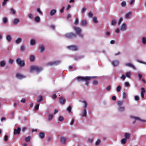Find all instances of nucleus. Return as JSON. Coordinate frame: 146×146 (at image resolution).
<instances>
[{"instance_id": "nucleus-3", "label": "nucleus", "mask_w": 146, "mask_h": 146, "mask_svg": "<svg viewBox=\"0 0 146 146\" xmlns=\"http://www.w3.org/2000/svg\"><path fill=\"white\" fill-rule=\"evenodd\" d=\"M67 48L69 50L72 51H76L78 49V47L77 46L74 45L68 46Z\"/></svg>"}, {"instance_id": "nucleus-47", "label": "nucleus", "mask_w": 146, "mask_h": 146, "mask_svg": "<svg viewBox=\"0 0 146 146\" xmlns=\"http://www.w3.org/2000/svg\"><path fill=\"white\" fill-rule=\"evenodd\" d=\"M137 62H138L140 63H142V64H144L146 65V62H143L142 61L140 60H137Z\"/></svg>"}, {"instance_id": "nucleus-63", "label": "nucleus", "mask_w": 146, "mask_h": 146, "mask_svg": "<svg viewBox=\"0 0 146 146\" xmlns=\"http://www.w3.org/2000/svg\"><path fill=\"white\" fill-rule=\"evenodd\" d=\"M120 32V29L119 28H117L116 29V30L115 31V33H119Z\"/></svg>"}, {"instance_id": "nucleus-62", "label": "nucleus", "mask_w": 146, "mask_h": 146, "mask_svg": "<svg viewBox=\"0 0 146 146\" xmlns=\"http://www.w3.org/2000/svg\"><path fill=\"white\" fill-rule=\"evenodd\" d=\"M93 16V14L91 12H90L88 13V16L90 17H92Z\"/></svg>"}, {"instance_id": "nucleus-31", "label": "nucleus", "mask_w": 146, "mask_h": 146, "mask_svg": "<svg viewBox=\"0 0 146 146\" xmlns=\"http://www.w3.org/2000/svg\"><path fill=\"white\" fill-rule=\"evenodd\" d=\"M43 101V98L42 96H40L38 98L37 100V102L39 103L40 102H42Z\"/></svg>"}, {"instance_id": "nucleus-18", "label": "nucleus", "mask_w": 146, "mask_h": 146, "mask_svg": "<svg viewBox=\"0 0 146 146\" xmlns=\"http://www.w3.org/2000/svg\"><path fill=\"white\" fill-rule=\"evenodd\" d=\"M45 136V134L43 132H40L39 135V137L41 139H44Z\"/></svg>"}, {"instance_id": "nucleus-21", "label": "nucleus", "mask_w": 146, "mask_h": 146, "mask_svg": "<svg viewBox=\"0 0 146 146\" xmlns=\"http://www.w3.org/2000/svg\"><path fill=\"white\" fill-rule=\"evenodd\" d=\"M86 109H84L83 110L81 113L82 116L83 117H86Z\"/></svg>"}, {"instance_id": "nucleus-53", "label": "nucleus", "mask_w": 146, "mask_h": 146, "mask_svg": "<svg viewBox=\"0 0 146 146\" xmlns=\"http://www.w3.org/2000/svg\"><path fill=\"white\" fill-rule=\"evenodd\" d=\"M10 11H11V13L12 14L15 15V10L13 9H11L10 10Z\"/></svg>"}, {"instance_id": "nucleus-33", "label": "nucleus", "mask_w": 146, "mask_h": 146, "mask_svg": "<svg viewBox=\"0 0 146 146\" xmlns=\"http://www.w3.org/2000/svg\"><path fill=\"white\" fill-rule=\"evenodd\" d=\"M22 39L21 38H18L15 41V43L17 44H19L21 42Z\"/></svg>"}, {"instance_id": "nucleus-2", "label": "nucleus", "mask_w": 146, "mask_h": 146, "mask_svg": "<svg viewBox=\"0 0 146 146\" xmlns=\"http://www.w3.org/2000/svg\"><path fill=\"white\" fill-rule=\"evenodd\" d=\"M43 69L41 67L37 66H31L30 71L33 72L35 71L37 74H38Z\"/></svg>"}, {"instance_id": "nucleus-7", "label": "nucleus", "mask_w": 146, "mask_h": 146, "mask_svg": "<svg viewBox=\"0 0 146 146\" xmlns=\"http://www.w3.org/2000/svg\"><path fill=\"white\" fill-rule=\"evenodd\" d=\"M61 62L60 61H57L53 62H49L48 64V65L51 66L52 65H57L59 64Z\"/></svg>"}, {"instance_id": "nucleus-29", "label": "nucleus", "mask_w": 146, "mask_h": 146, "mask_svg": "<svg viewBox=\"0 0 146 146\" xmlns=\"http://www.w3.org/2000/svg\"><path fill=\"white\" fill-rule=\"evenodd\" d=\"M36 43V41L35 39H33L30 41V44L31 45L33 46L35 45Z\"/></svg>"}, {"instance_id": "nucleus-45", "label": "nucleus", "mask_w": 146, "mask_h": 146, "mask_svg": "<svg viewBox=\"0 0 146 146\" xmlns=\"http://www.w3.org/2000/svg\"><path fill=\"white\" fill-rule=\"evenodd\" d=\"M71 107L70 106L68 107L66 109V110L69 113L71 112Z\"/></svg>"}, {"instance_id": "nucleus-19", "label": "nucleus", "mask_w": 146, "mask_h": 146, "mask_svg": "<svg viewBox=\"0 0 146 146\" xmlns=\"http://www.w3.org/2000/svg\"><path fill=\"white\" fill-rule=\"evenodd\" d=\"M6 62L5 60L1 61L0 62V66L1 67H3L6 65Z\"/></svg>"}, {"instance_id": "nucleus-52", "label": "nucleus", "mask_w": 146, "mask_h": 146, "mask_svg": "<svg viewBox=\"0 0 146 146\" xmlns=\"http://www.w3.org/2000/svg\"><path fill=\"white\" fill-rule=\"evenodd\" d=\"M64 120V117H63L60 116L59 117L58 120L60 121H62Z\"/></svg>"}, {"instance_id": "nucleus-48", "label": "nucleus", "mask_w": 146, "mask_h": 146, "mask_svg": "<svg viewBox=\"0 0 146 146\" xmlns=\"http://www.w3.org/2000/svg\"><path fill=\"white\" fill-rule=\"evenodd\" d=\"M93 22L95 23H97L98 22V21L97 20V18L96 17H94L93 18Z\"/></svg>"}, {"instance_id": "nucleus-55", "label": "nucleus", "mask_w": 146, "mask_h": 146, "mask_svg": "<svg viewBox=\"0 0 146 146\" xmlns=\"http://www.w3.org/2000/svg\"><path fill=\"white\" fill-rule=\"evenodd\" d=\"M74 120L73 118H72V119L71 122L70 123V125L71 126L72 125L74 122Z\"/></svg>"}, {"instance_id": "nucleus-10", "label": "nucleus", "mask_w": 146, "mask_h": 146, "mask_svg": "<svg viewBox=\"0 0 146 146\" xmlns=\"http://www.w3.org/2000/svg\"><path fill=\"white\" fill-rule=\"evenodd\" d=\"M132 13L131 12H129L126 13L125 15V18L126 19H129L130 18Z\"/></svg>"}, {"instance_id": "nucleus-43", "label": "nucleus", "mask_w": 146, "mask_h": 146, "mask_svg": "<svg viewBox=\"0 0 146 146\" xmlns=\"http://www.w3.org/2000/svg\"><path fill=\"white\" fill-rule=\"evenodd\" d=\"M123 18L122 17L120 18L119 20V21L118 22V25H119L121 23V22L123 21Z\"/></svg>"}, {"instance_id": "nucleus-25", "label": "nucleus", "mask_w": 146, "mask_h": 146, "mask_svg": "<svg viewBox=\"0 0 146 146\" xmlns=\"http://www.w3.org/2000/svg\"><path fill=\"white\" fill-rule=\"evenodd\" d=\"M123 104V102L122 100L118 101L117 103L118 107L119 106H122Z\"/></svg>"}, {"instance_id": "nucleus-17", "label": "nucleus", "mask_w": 146, "mask_h": 146, "mask_svg": "<svg viewBox=\"0 0 146 146\" xmlns=\"http://www.w3.org/2000/svg\"><path fill=\"white\" fill-rule=\"evenodd\" d=\"M130 134L129 133H126L124 134V138L127 140L129 139L130 136Z\"/></svg>"}, {"instance_id": "nucleus-24", "label": "nucleus", "mask_w": 146, "mask_h": 146, "mask_svg": "<svg viewBox=\"0 0 146 146\" xmlns=\"http://www.w3.org/2000/svg\"><path fill=\"white\" fill-rule=\"evenodd\" d=\"M87 24V21L86 20H83L82 21L81 23V25L84 26H86Z\"/></svg>"}, {"instance_id": "nucleus-15", "label": "nucleus", "mask_w": 146, "mask_h": 146, "mask_svg": "<svg viewBox=\"0 0 146 146\" xmlns=\"http://www.w3.org/2000/svg\"><path fill=\"white\" fill-rule=\"evenodd\" d=\"M125 65L126 66H129V67H131L135 70L136 69V68L135 66L130 63H126L125 64Z\"/></svg>"}, {"instance_id": "nucleus-42", "label": "nucleus", "mask_w": 146, "mask_h": 146, "mask_svg": "<svg viewBox=\"0 0 146 146\" xmlns=\"http://www.w3.org/2000/svg\"><path fill=\"white\" fill-rule=\"evenodd\" d=\"M13 62V59L10 58L9 59L8 63L10 64H12Z\"/></svg>"}, {"instance_id": "nucleus-32", "label": "nucleus", "mask_w": 146, "mask_h": 146, "mask_svg": "<svg viewBox=\"0 0 146 146\" xmlns=\"http://www.w3.org/2000/svg\"><path fill=\"white\" fill-rule=\"evenodd\" d=\"M116 23V20L115 19H112L111 21V24L113 26H115Z\"/></svg>"}, {"instance_id": "nucleus-54", "label": "nucleus", "mask_w": 146, "mask_h": 146, "mask_svg": "<svg viewBox=\"0 0 146 146\" xmlns=\"http://www.w3.org/2000/svg\"><path fill=\"white\" fill-rule=\"evenodd\" d=\"M126 78L125 76L123 74L122 76L120 78L122 79L123 80H124Z\"/></svg>"}, {"instance_id": "nucleus-60", "label": "nucleus", "mask_w": 146, "mask_h": 146, "mask_svg": "<svg viewBox=\"0 0 146 146\" xmlns=\"http://www.w3.org/2000/svg\"><path fill=\"white\" fill-rule=\"evenodd\" d=\"M28 17L30 19H32L33 18V16L32 14L30 13L28 15Z\"/></svg>"}, {"instance_id": "nucleus-64", "label": "nucleus", "mask_w": 146, "mask_h": 146, "mask_svg": "<svg viewBox=\"0 0 146 146\" xmlns=\"http://www.w3.org/2000/svg\"><path fill=\"white\" fill-rule=\"evenodd\" d=\"M86 10V8L85 7H84L81 10V12L82 13H83V12H85Z\"/></svg>"}, {"instance_id": "nucleus-39", "label": "nucleus", "mask_w": 146, "mask_h": 146, "mask_svg": "<svg viewBox=\"0 0 146 146\" xmlns=\"http://www.w3.org/2000/svg\"><path fill=\"white\" fill-rule=\"evenodd\" d=\"M100 143H101L100 140L99 139H97V141H96V142L95 143L96 145L98 146V145H99L100 144Z\"/></svg>"}, {"instance_id": "nucleus-59", "label": "nucleus", "mask_w": 146, "mask_h": 146, "mask_svg": "<svg viewBox=\"0 0 146 146\" xmlns=\"http://www.w3.org/2000/svg\"><path fill=\"white\" fill-rule=\"evenodd\" d=\"M93 141V139H88V141L90 143H92Z\"/></svg>"}, {"instance_id": "nucleus-20", "label": "nucleus", "mask_w": 146, "mask_h": 146, "mask_svg": "<svg viewBox=\"0 0 146 146\" xmlns=\"http://www.w3.org/2000/svg\"><path fill=\"white\" fill-rule=\"evenodd\" d=\"M74 29L78 34H79V33H81V30L80 28L78 27H74Z\"/></svg>"}, {"instance_id": "nucleus-36", "label": "nucleus", "mask_w": 146, "mask_h": 146, "mask_svg": "<svg viewBox=\"0 0 146 146\" xmlns=\"http://www.w3.org/2000/svg\"><path fill=\"white\" fill-rule=\"evenodd\" d=\"M131 72L130 71H128L126 73L125 75L127 77L129 78L131 76Z\"/></svg>"}, {"instance_id": "nucleus-26", "label": "nucleus", "mask_w": 146, "mask_h": 146, "mask_svg": "<svg viewBox=\"0 0 146 146\" xmlns=\"http://www.w3.org/2000/svg\"><path fill=\"white\" fill-rule=\"evenodd\" d=\"M127 139L124 138H123L121 140V143L122 144H125L127 142Z\"/></svg>"}, {"instance_id": "nucleus-30", "label": "nucleus", "mask_w": 146, "mask_h": 146, "mask_svg": "<svg viewBox=\"0 0 146 146\" xmlns=\"http://www.w3.org/2000/svg\"><path fill=\"white\" fill-rule=\"evenodd\" d=\"M142 42L143 44H146V37H143L141 39Z\"/></svg>"}, {"instance_id": "nucleus-35", "label": "nucleus", "mask_w": 146, "mask_h": 146, "mask_svg": "<svg viewBox=\"0 0 146 146\" xmlns=\"http://www.w3.org/2000/svg\"><path fill=\"white\" fill-rule=\"evenodd\" d=\"M59 101L60 103L62 104H64L65 102V99H64V98H60Z\"/></svg>"}, {"instance_id": "nucleus-51", "label": "nucleus", "mask_w": 146, "mask_h": 146, "mask_svg": "<svg viewBox=\"0 0 146 146\" xmlns=\"http://www.w3.org/2000/svg\"><path fill=\"white\" fill-rule=\"evenodd\" d=\"M121 87L120 86H119L117 88L116 90L117 92H119L121 90Z\"/></svg>"}, {"instance_id": "nucleus-8", "label": "nucleus", "mask_w": 146, "mask_h": 146, "mask_svg": "<svg viewBox=\"0 0 146 146\" xmlns=\"http://www.w3.org/2000/svg\"><path fill=\"white\" fill-rule=\"evenodd\" d=\"M117 110L119 112H123L125 110V107L124 106H119L118 107Z\"/></svg>"}, {"instance_id": "nucleus-1", "label": "nucleus", "mask_w": 146, "mask_h": 146, "mask_svg": "<svg viewBox=\"0 0 146 146\" xmlns=\"http://www.w3.org/2000/svg\"><path fill=\"white\" fill-rule=\"evenodd\" d=\"M94 77L91 76L82 77L79 76L76 77V80L78 82L85 81V84L88 86L89 84V81L90 80V79Z\"/></svg>"}, {"instance_id": "nucleus-16", "label": "nucleus", "mask_w": 146, "mask_h": 146, "mask_svg": "<svg viewBox=\"0 0 146 146\" xmlns=\"http://www.w3.org/2000/svg\"><path fill=\"white\" fill-rule=\"evenodd\" d=\"M39 49L40 52H44L45 50L44 46V45H42L39 46Z\"/></svg>"}, {"instance_id": "nucleus-22", "label": "nucleus", "mask_w": 146, "mask_h": 146, "mask_svg": "<svg viewBox=\"0 0 146 146\" xmlns=\"http://www.w3.org/2000/svg\"><path fill=\"white\" fill-rule=\"evenodd\" d=\"M56 12V11L55 9H52L50 12V15L51 16H53Z\"/></svg>"}, {"instance_id": "nucleus-58", "label": "nucleus", "mask_w": 146, "mask_h": 146, "mask_svg": "<svg viewBox=\"0 0 146 146\" xmlns=\"http://www.w3.org/2000/svg\"><path fill=\"white\" fill-rule=\"evenodd\" d=\"M37 11L39 13V14H41L42 13V12L40 11V9L39 8H37Z\"/></svg>"}, {"instance_id": "nucleus-9", "label": "nucleus", "mask_w": 146, "mask_h": 146, "mask_svg": "<svg viewBox=\"0 0 146 146\" xmlns=\"http://www.w3.org/2000/svg\"><path fill=\"white\" fill-rule=\"evenodd\" d=\"M126 25L125 23H123L122 24L120 27V30L121 31H125L126 30Z\"/></svg>"}, {"instance_id": "nucleus-49", "label": "nucleus", "mask_w": 146, "mask_h": 146, "mask_svg": "<svg viewBox=\"0 0 146 146\" xmlns=\"http://www.w3.org/2000/svg\"><path fill=\"white\" fill-rule=\"evenodd\" d=\"M9 0H4L3 1L2 3V5L4 6L6 5L7 4V2Z\"/></svg>"}, {"instance_id": "nucleus-5", "label": "nucleus", "mask_w": 146, "mask_h": 146, "mask_svg": "<svg viewBox=\"0 0 146 146\" xmlns=\"http://www.w3.org/2000/svg\"><path fill=\"white\" fill-rule=\"evenodd\" d=\"M16 61L17 64L23 67L25 65V62L23 60H22L20 58H17L16 60Z\"/></svg>"}, {"instance_id": "nucleus-11", "label": "nucleus", "mask_w": 146, "mask_h": 146, "mask_svg": "<svg viewBox=\"0 0 146 146\" xmlns=\"http://www.w3.org/2000/svg\"><path fill=\"white\" fill-rule=\"evenodd\" d=\"M21 130V129L20 127H19L17 129H15L14 131V134L15 135L19 134L20 133Z\"/></svg>"}, {"instance_id": "nucleus-41", "label": "nucleus", "mask_w": 146, "mask_h": 146, "mask_svg": "<svg viewBox=\"0 0 146 146\" xmlns=\"http://www.w3.org/2000/svg\"><path fill=\"white\" fill-rule=\"evenodd\" d=\"M35 20L37 22H39L40 20V18L38 16H36L35 17Z\"/></svg>"}, {"instance_id": "nucleus-28", "label": "nucleus", "mask_w": 146, "mask_h": 146, "mask_svg": "<svg viewBox=\"0 0 146 146\" xmlns=\"http://www.w3.org/2000/svg\"><path fill=\"white\" fill-rule=\"evenodd\" d=\"M82 102L84 104V109H86L88 106V103L86 101L83 100L82 101Z\"/></svg>"}, {"instance_id": "nucleus-13", "label": "nucleus", "mask_w": 146, "mask_h": 146, "mask_svg": "<svg viewBox=\"0 0 146 146\" xmlns=\"http://www.w3.org/2000/svg\"><path fill=\"white\" fill-rule=\"evenodd\" d=\"M119 64V62L117 60L113 61L112 62V64L114 66H117Z\"/></svg>"}, {"instance_id": "nucleus-14", "label": "nucleus", "mask_w": 146, "mask_h": 146, "mask_svg": "<svg viewBox=\"0 0 146 146\" xmlns=\"http://www.w3.org/2000/svg\"><path fill=\"white\" fill-rule=\"evenodd\" d=\"M20 22V20L18 18L14 19L13 22V24L14 25H17Z\"/></svg>"}, {"instance_id": "nucleus-12", "label": "nucleus", "mask_w": 146, "mask_h": 146, "mask_svg": "<svg viewBox=\"0 0 146 146\" xmlns=\"http://www.w3.org/2000/svg\"><path fill=\"white\" fill-rule=\"evenodd\" d=\"M141 89V97L143 98H144V93L145 92V90L143 87H142Z\"/></svg>"}, {"instance_id": "nucleus-46", "label": "nucleus", "mask_w": 146, "mask_h": 146, "mask_svg": "<svg viewBox=\"0 0 146 146\" xmlns=\"http://www.w3.org/2000/svg\"><path fill=\"white\" fill-rule=\"evenodd\" d=\"M134 98L135 100L138 101L139 99V97L138 96H134Z\"/></svg>"}, {"instance_id": "nucleus-4", "label": "nucleus", "mask_w": 146, "mask_h": 146, "mask_svg": "<svg viewBox=\"0 0 146 146\" xmlns=\"http://www.w3.org/2000/svg\"><path fill=\"white\" fill-rule=\"evenodd\" d=\"M65 36L66 38L70 39H72L76 37V35L72 33H68L66 34Z\"/></svg>"}, {"instance_id": "nucleus-56", "label": "nucleus", "mask_w": 146, "mask_h": 146, "mask_svg": "<svg viewBox=\"0 0 146 146\" xmlns=\"http://www.w3.org/2000/svg\"><path fill=\"white\" fill-rule=\"evenodd\" d=\"M39 106V104H37L35 106V110H36L38 109Z\"/></svg>"}, {"instance_id": "nucleus-37", "label": "nucleus", "mask_w": 146, "mask_h": 146, "mask_svg": "<svg viewBox=\"0 0 146 146\" xmlns=\"http://www.w3.org/2000/svg\"><path fill=\"white\" fill-rule=\"evenodd\" d=\"M121 6L123 7H124L126 5V3L125 1H122L121 3Z\"/></svg>"}, {"instance_id": "nucleus-61", "label": "nucleus", "mask_w": 146, "mask_h": 146, "mask_svg": "<svg viewBox=\"0 0 146 146\" xmlns=\"http://www.w3.org/2000/svg\"><path fill=\"white\" fill-rule=\"evenodd\" d=\"M21 50L22 51L25 50V47L23 46H21Z\"/></svg>"}, {"instance_id": "nucleus-57", "label": "nucleus", "mask_w": 146, "mask_h": 146, "mask_svg": "<svg viewBox=\"0 0 146 146\" xmlns=\"http://www.w3.org/2000/svg\"><path fill=\"white\" fill-rule=\"evenodd\" d=\"M125 85L126 87H128L129 86V84L128 82H125Z\"/></svg>"}, {"instance_id": "nucleus-40", "label": "nucleus", "mask_w": 146, "mask_h": 146, "mask_svg": "<svg viewBox=\"0 0 146 146\" xmlns=\"http://www.w3.org/2000/svg\"><path fill=\"white\" fill-rule=\"evenodd\" d=\"M53 115L52 114H49L48 115V119L49 121L51 120L53 117Z\"/></svg>"}, {"instance_id": "nucleus-50", "label": "nucleus", "mask_w": 146, "mask_h": 146, "mask_svg": "<svg viewBox=\"0 0 146 146\" xmlns=\"http://www.w3.org/2000/svg\"><path fill=\"white\" fill-rule=\"evenodd\" d=\"M123 98L125 99H126L127 98L126 93L125 92H124L123 93Z\"/></svg>"}, {"instance_id": "nucleus-27", "label": "nucleus", "mask_w": 146, "mask_h": 146, "mask_svg": "<svg viewBox=\"0 0 146 146\" xmlns=\"http://www.w3.org/2000/svg\"><path fill=\"white\" fill-rule=\"evenodd\" d=\"M60 141L62 144H65L66 141V139L64 137H61L60 138Z\"/></svg>"}, {"instance_id": "nucleus-34", "label": "nucleus", "mask_w": 146, "mask_h": 146, "mask_svg": "<svg viewBox=\"0 0 146 146\" xmlns=\"http://www.w3.org/2000/svg\"><path fill=\"white\" fill-rule=\"evenodd\" d=\"M35 60V57L34 56L31 55L29 57V60L31 62H33Z\"/></svg>"}, {"instance_id": "nucleus-38", "label": "nucleus", "mask_w": 146, "mask_h": 146, "mask_svg": "<svg viewBox=\"0 0 146 146\" xmlns=\"http://www.w3.org/2000/svg\"><path fill=\"white\" fill-rule=\"evenodd\" d=\"M2 21L4 23L6 24L8 20L7 17H5L3 19Z\"/></svg>"}, {"instance_id": "nucleus-6", "label": "nucleus", "mask_w": 146, "mask_h": 146, "mask_svg": "<svg viewBox=\"0 0 146 146\" xmlns=\"http://www.w3.org/2000/svg\"><path fill=\"white\" fill-rule=\"evenodd\" d=\"M16 77L18 79H22L26 78V76L20 73H17L16 75Z\"/></svg>"}, {"instance_id": "nucleus-23", "label": "nucleus", "mask_w": 146, "mask_h": 146, "mask_svg": "<svg viewBox=\"0 0 146 146\" xmlns=\"http://www.w3.org/2000/svg\"><path fill=\"white\" fill-rule=\"evenodd\" d=\"M6 39L7 41L10 42L12 40V38L11 36L10 35H8L6 36Z\"/></svg>"}, {"instance_id": "nucleus-44", "label": "nucleus", "mask_w": 146, "mask_h": 146, "mask_svg": "<svg viewBox=\"0 0 146 146\" xmlns=\"http://www.w3.org/2000/svg\"><path fill=\"white\" fill-rule=\"evenodd\" d=\"M30 139L31 137L30 136H28L25 138V140L26 141L28 142L30 141Z\"/></svg>"}]
</instances>
